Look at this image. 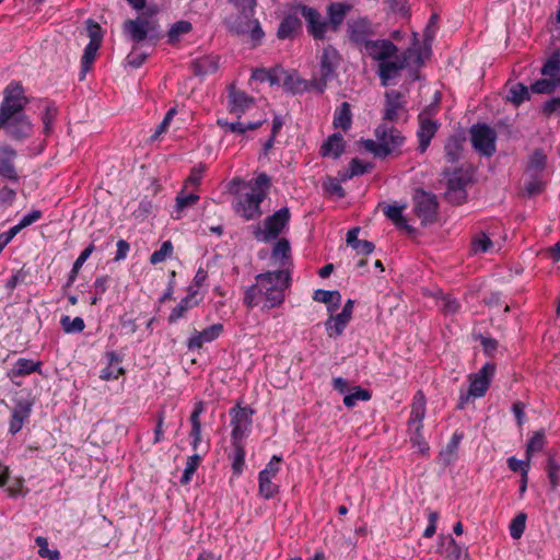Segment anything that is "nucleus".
<instances>
[{
    "mask_svg": "<svg viewBox=\"0 0 560 560\" xmlns=\"http://www.w3.org/2000/svg\"><path fill=\"white\" fill-rule=\"evenodd\" d=\"M124 31L135 43H140L148 38L159 39L160 37V25L158 22L140 16L135 20H127L124 23Z\"/></svg>",
    "mask_w": 560,
    "mask_h": 560,
    "instance_id": "nucleus-9",
    "label": "nucleus"
},
{
    "mask_svg": "<svg viewBox=\"0 0 560 560\" xmlns=\"http://www.w3.org/2000/svg\"><path fill=\"white\" fill-rule=\"evenodd\" d=\"M416 215L421 220L423 226L430 225L436 221L438 218V200L435 195L417 190L413 196Z\"/></svg>",
    "mask_w": 560,
    "mask_h": 560,
    "instance_id": "nucleus-10",
    "label": "nucleus"
},
{
    "mask_svg": "<svg viewBox=\"0 0 560 560\" xmlns=\"http://www.w3.org/2000/svg\"><path fill=\"white\" fill-rule=\"evenodd\" d=\"M229 110L240 119L242 115L255 104V98L234 86L229 89Z\"/></svg>",
    "mask_w": 560,
    "mask_h": 560,
    "instance_id": "nucleus-24",
    "label": "nucleus"
},
{
    "mask_svg": "<svg viewBox=\"0 0 560 560\" xmlns=\"http://www.w3.org/2000/svg\"><path fill=\"white\" fill-rule=\"evenodd\" d=\"M289 283L290 277L284 270L260 273L255 283L245 291L244 303L249 307L259 304H262V308L279 306L284 300Z\"/></svg>",
    "mask_w": 560,
    "mask_h": 560,
    "instance_id": "nucleus-2",
    "label": "nucleus"
},
{
    "mask_svg": "<svg viewBox=\"0 0 560 560\" xmlns=\"http://www.w3.org/2000/svg\"><path fill=\"white\" fill-rule=\"evenodd\" d=\"M345 149V141L340 133L331 135L322 145V154L324 156H332L337 159Z\"/></svg>",
    "mask_w": 560,
    "mask_h": 560,
    "instance_id": "nucleus-33",
    "label": "nucleus"
},
{
    "mask_svg": "<svg viewBox=\"0 0 560 560\" xmlns=\"http://www.w3.org/2000/svg\"><path fill=\"white\" fill-rule=\"evenodd\" d=\"M265 199L264 192L245 194L235 207V211L245 220H254L261 215L260 203Z\"/></svg>",
    "mask_w": 560,
    "mask_h": 560,
    "instance_id": "nucleus-21",
    "label": "nucleus"
},
{
    "mask_svg": "<svg viewBox=\"0 0 560 560\" xmlns=\"http://www.w3.org/2000/svg\"><path fill=\"white\" fill-rule=\"evenodd\" d=\"M547 156L541 150H536L529 155L527 166L525 168V177H539L542 178V174L546 168Z\"/></svg>",
    "mask_w": 560,
    "mask_h": 560,
    "instance_id": "nucleus-28",
    "label": "nucleus"
},
{
    "mask_svg": "<svg viewBox=\"0 0 560 560\" xmlns=\"http://www.w3.org/2000/svg\"><path fill=\"white\" fill-rule=\"evenodd\" d=\"M528 98V88L523 83L514 84L509 91L508 100L515 105H520L521 103Z\"/></svg>",
    "mask_w": 560,
    "mask_h": 560,
    "instance_id": "nucleus-43",
    "label": "nucleus"
},
{
    "mask_svg": "<svg viewBox=\"0 0 560 560\" xmlns=\"http://www.w3.org/2000/svg\"><path fill=\"white\" fill-rule=\"evenodd\" d=\"M370 399H371V393L369 390L363 389L361 387H354L353 393L345 396L343 404L348 408H352L353 406H355L358 400L366 401Z\"/></svg>",
    "mask_w": 560,
    "mask_h": 560,
    "instance_id": "nucleus-46",
    "label": "nucleus"
},
{
    "mask_svg": "<svg viewBox=\"0 0 560 560\" xmlns=\"http://www.w3.org/2000/svg\"><path fill=\"white\" fill-rule=\"evenodd\" d=\"M290 220V211L288 208H281L272 215L268 217L264 222V228L255 232L256 238L262 242H269L277 236L288 225Z\"/></svg>",
    "mask_w": 560,
    "mask_h": 560,
    "instance_id": "nucleus-12",
    "label": "nucleus"
},
{
    "mask_svg": "<svg viewBox=\"0 0 560 560\" xmlns=\"http://www.w3.org/2000/svg\"><path fill=\"white\" fill-rule=\"evenodd\" d=\"M173 252V245L171 241H166L162 244L159 250H155L150 256V262L152 265L160 264L164 261Z\"/></svg>",
    "mask_w": 560,
    "mask_h": 560,
    "instance_id": "nucleus-53",
    "label": "nucleus"
},
{
    "mask_svg": "<svg viewBox=\"0 0 560 560\" xmlns=\"http://www.w3.org/2000/svg\"><path fill=\"white\" fill-rule=\"evenodd\" d=\"M194 306L192 296L184 298L178 305H176L168 316L170 323H175L179 318L184 317L186 312Z\"/></svg>",
    "mask_w": 560,
    "mask_h": 560,
    "instance_id": "nucleus-45",
    "label": "nucleus"
},
{
    "mask_svg": "<svg viewBox=\"0 0 560 560\" xmlns=\"http://www.w3.org/2000/svg\"><path fill=\"white\" fill-rule=\"evenodd\" d=\"M236 15H231L224 20L229 32L234 35L248 34L254 42H259L264 37V31L258 20L254 19L255 12L237 11Z\"/></svg>",
    "mask_w": 560,
    "mask_h": 560,
    "instance_id": "nucleus-5",
    "label": "nucleus"
},
{
    "mask_svg": "<svg viewBox=\"0 0 560 560\" xmlns=\"http://www.w3.org/2000/svg\"><path fill=\"white\" fill-rule=\"evenodd\" d=\"M442 548L446 544V548L441 553L447 560H467V552L454 540L452 536L440 537Z\"/></svg>",
    "mask_w": 560,
    "mask_h": 560,
    "instance_id": "nucleus-30",
    "label": "nucleus"
},
{
    "mask_svg": "<svg viewBox=\"0 0 560 560\" xmlns=\"http://www.w3.org/2000/svg\"><path fill=\"white\" fill-rule=\"evenodd\" d=\"M443 174L446 179L445 198L454 205L463 203L467 198L466 186L471 179L470 173L459 167L453 172L445 171Z\"/></svg>",
    "mask_w": 560,
    "mask_h": 560,
    "instance_id": "nucleus-7",
    "label": "nucleus"
},
{
    "mask_svg": "<svg viewBox=\"0 0 560 560\" xmlns=\"http://www.w3.org/2000/svg\"><path fill=\"white\" fill-rule=\"evenodd\" d=\"M419 128L417 131V137L419 140V151L424 153L430 145L432 138L435 136L440 124L438 120L431 118V109L425 108L422 110L419 116Z\"/></svg>",
    "mask_w": 560,
    "mask_h": 560,
    "instance_id": "nucleus-19",
    "label": "nucleus"
},
{
    "mask_svg": "<svg viewBox=\"0 0 560 560\" xmlns=\"http://www.w3.org/2000/svg\"><path fill=\"white\" fill-rule=\"evenodd\" d=\"M425 416V397L422 392H418L411 405L410 418L408 420V430L410 434V442L412 447L421 455H427L429 452V444L422 436V421Z\"/></svg>",
    "mask_w": 560,
    "mask_h": 560,
    "instance_id": "nucleus-4",
    "label": "nucleus"
},
{
    "mask_svg": "<svg viewBox=\"0 0 560 560\" xmlns=\"http://www.w3.org/2000/svg\"><path fill=\"white\" fill-rule=\"evenodd\" d=\"M278 491V487L271 482V477L259 474V492L266 498H272Z\"/></svg>",
    "mask_w": 560,
    "mask_h": 560,
    "instance_id": "nucleus-51",
    "label": "nucleus"
},
{
    "mask_svg": "<svg viewBox=\"0 0 560 560\" xmlns=\"http://www.w3.org/2000/svg\"><path fill=\"white\" fill-rule=\"evenodd\" d=\"M374 136L375 140L365 139L360 142L375 158L385 159L389 155L397 156L401 154L405 137L400 130L387 122H382L375 128Z\"/></svg>",
    "mask_w": 560,
    "mask_h": 560,
    "instance_id": "nucleus-3",
    "label": "nucleus"
},
{
    "mask_svg": "<svg viewBox=\"0 0 560 560\" xmlns=\"http://www.w3.org/2000/svg\"><path fill=\"white\" fill-rule=\"evenodd\" d=\"M176 114V109L175 108H171L164 119L162 120V122L156 127L154 133L151 136V140H155L158 139L162 133H164L168 126H170V122L171 120L173 119L174 115Z\"/></svg>",
    "mask_w": 560,
    "mask_h": 560,
    "instance_id": "nucleus-60",
    "label": "nucleus"
},
{
    "mask_svg": "<svg viewBox=\"0 0 560 560\" xmlns=\"http://www.w3.org/2000/svg\"><path fill=\"white\" fill-rule=\"evenodd\" d=\"M495 368L493 364H485L478 373L470 376L469 390L466 396L460 397L458 408L463 409L470 396L481 397L486 394L490 380L493 376Z\"/></svg>",
    "mask_w": 560,
    "mask_h": 560,
    "instance_id": "nucleus-14",
    "label": "nucleus"
},
{
    "mask_svg": "<svg viewBox=\"0 0 560 560\" xmlns=\"http://www.w3.org/2000/svg\"><path fill=\"white\" fill-rule=\"evenodd\" d=\"M544 78L530 85V90L537 94L552 93L560 86V51L553 52L541 68Z\"/></svg>",
    "mask_w": 560,
    "mask_h": 560,
    "instance_id": "nucleus-6",
    "label": "nucleus"
},
{
    "mask_svg": "<svg viewBox=\"0 0 560 560\" xmlns=\"http://www.w3.org/2000/svg\"><path fill=\"white\" fill-rule=\"evenodd\" d=\"M385 103L383 112V122L397 121L405 113V96L397 90H390L385 93Z\"/></svg>",
    "mask_w": 560,
    "mask_h": 560,
    "instance_id": "nucleus-20",
    "label": "nucleus"
},
{
    "mask_svg": "<svg viewBox=\"0 0 560 560\" xmlns=\"http://www.w3.org/2000/svg\"><path fill=\"white\" fill-rule=\"evenodd\" d=\"M18 152L9 144L0 145V178L11 185H18L21 179L20 172L15 166Z\"/></svg>",
    "mask_w": 560,
    "mask_h": 560,
    "instance_id": "nucleus-17",
    "label": "nucleus"
},
{
    "mask_svg": "<svg viewBox=\"0 0 560 560\" xmlns=\"http://www.w3.org/2000/svg\"><path fill=\"white\" fill-rule=\"evenodd\" d=\"M198 200V195L194 192L186 194V188H183L175 199V210L182 212L185 208L194 206Z\"/></svg>",
    "mask_w": 560,
    "mask_h": 560,
    "instance_id": "nucleus-44",
    "label": "nucleus"
},
{
    "mask_svg": "<svg viewBox=\"0 0 560 560\" xmlns=\"http://www.w3.org/2000/svg\"><path fill=\"white\" fill-rule=\"evenodd\" d=\"M233 425V442L241 441L252 424L253 410L249 408L236 407L231 410Z\"/></svg>",
    "mask_w": 560,
    "mask_h": 560,
    "instance_id": "nucleus-22",
    "label": "nucleus"
},
{
    "mask_svg": "<svg viewBox=\"0 0 560 560\" xmlns=\"http://www.w3.org/2000/svg\"><path fill=\"white\" fill-rule=\"evenodd\" d=\"M412 54L411 49H407L400 56L393 57L378 63V77L383 86H387L389 80L399 75L400 71L408 66V60Z\"/></svg>",
    "mask_w": 560,
    "mask_h": 560,
    "instance_id": "nucleus-18",
    "label": "nucleus"
},
{
    "mask_svg": "<svg viewBox=\"0 0 560 560\" xmlns=\"http://www.w3.org/2000/svg\"><path fill=\"white\" fill-rule=\"evenodd\" d=\"M39 369V363L28 359H19L14 368L9 372L11 378L31 374Z\"/></svg>",
    "mask_w": 560,
    "mask_h": 560,
    "instance_id": "nucleus-40",
    "label": "nucleus"
},
{
    "mask_svg": "<svg viewBox=\"0 0 560 560\" xmlns=\"http://www.w3.org/2000/svg\"><path fill=\"white\" fill-rule=\"evenodd\" d=\"M545 445V435L544 432L538 431L532 436V439L527 443L526 447V457L532 459V456L535 452L541 451Z\"/></svg>",
    "mask_w": 560,
    "mask_h": 560,
    "instance_id": "nucleus-49",
    "label": "nucleus"
},
{
    "mask_svg": "<svg viewBox=\"0 0 560 560\" xmlns=\"http://www.w3.org/2000/svg\"><path fill=\"white\" fill-rule=\"evenodd\" d=\"M459 444V436L454 435L450 443L447 444L446 448L441 451L440 457L445 462V464H450L453 459L454 454L456 453Z\"/></svg>",
    "mask_w": 560,
    "mask_h": 560,
    "instance_id": "nucleus-57",
    "label": "nucleus"
},
{
    "mask_svg": "<svg viewBox=\"0 0 560 560\" xmlns=\"http://www.w3.org/2000/svg\"><path fill=\"white\" fill-rule=\"evenodd\" d=\"M375 34V26L368 18H352L347 22V36L357 46L365 47Z\"/></svg>",
    "mask_w": 560,
    "mask_h": 560,
    "instance_id": "nucleus-13",
    "label": "nucleus"
},
{
    "mask_svg": "<svg viewBox=\"0 0 560 560\" xmlns=\"http://www.w3.org/2000/svg\"><path fill=\"white\" fill-rule=\"evenodd\" d=\"M88 23L90 43L86 45L81 59L80 80H84L85 74L90 71L102 43L100 25L91 20H89Z\"/></svg>",
    "mask_w": 560,
    "mask_h": 560,
    "instance_id": "nucleus-16",
    "label": "nucleus"
},
{
    "mask_svg": "<svg viewBox=\"0 0 560 560\" xmlns=\"http://www.w3.org/2000/svg\"><path fill=\"white\" fill-rule=\"evenodd\" d=\"M42 215H43V213L40 210H32L30 213L24 215L16 225L22 231L23 229H25V228L32 225L33 223H35L36 221H38L42 218Z\"/></svg>",
    "mask_w": 560,
    "mask_h": 560,
    "instance_id": "nucleus-63",
    "label": "nucleus"
},
{
    "mask_svg": "<svg viewBox=\"0 0 560 560\" xmlns=\"http://www.w3.org/2000/svg\"><path fill=\"white\" fill-rule=\"evenodd\" d=\"M404 207L387 206L384 210L385 215L393 221V223L404 230L407 234L411 235L415 233V229L409 225L402 215Z\"/></svg>",
    "mask_w": 560,
    "mask_h": 560,
    "instance_id": "nucleus-34",
    "label": "nucleus"
},
{
    "mask_svg": "<svg viewBox=\"0 0 560 560\" xmlns=\"http://www.w3.org/2000/svg\"><path fill=\"white\" fill-rule=\"evenodd\" d=\"M313 299L316 302H322L327 304V308L329 313H334L340 305L341 295L338 291H327V290H315Z\"/></svg>",
    "mask_w": 560,
    "mask_h": 560,
    "instance_id": "nucleus-35",
    "label": "nucleus"
},
{
    "mask_svg": "<svg viewBox=\"0 0 560 560\" xmlns=\"http://www.w3.org/2000/svg\"><path fill=\"white\" fill-rule=\"evenodd\" d=\"M281 460L282 458L280 456L273 455L268 465L266 466V468L261 470L259 474L273 478L279 471V465Z\"/></svg>",
    "mask_w": 560,
    "mask_h": 560,
    "instance_id": "nucleus-64",
    "label": "nucleus"
},
{
    "mask_svg": "<svg viewBox=\"0 0 560 560\" xmlns=\"http://www.w3.org/2000/svg\"><path fill=\"white\" fill-rule=\"evenodd\" d=\"M493 243L485 232H479L472 238V250L475 253H486L492 247Z\"/></svg>",
    "mask_w": 560,
    "mask_h": 560,
    "instance_id": "nucleus-47",
    "label": "nucleus"
},
{
    "mask_svg": "<svg viewBox=\"0 0 560 560\" xmlns=\"http://www.w3.org/2000/svg\"><path fill=\"white\" fill-rule=\"evenodd\" d=\"M223 331L222 324H213L202 331H195L188 339L189 349H200L205 343L215 340Z\"/></svg>",
    "mask_w": 560,
    "mask_h": 560,
    "instance_id": "nucleus-25",
    "label": "nucleus"
},
{
    "mask_svg": "<svg viewBox=\"0 0 560 560\" xmlns=\"http://www.w3.org/2000/svg\"><path fill=\"white\" fill-rule=\"evenodd\" d=\"M471 144L476 151L485 156L495 152L497 132L485 124L474 125L470 128Z\"/></svg>",
    "mask_w": 560,
    "mask_h": 560,
    "instance_id": "nucleus-11",
    "label": "nucleus"
},
{
    "mask_svg": "<svg viewBox=\"0 0 560 560\" xmlns=\"http://www.w3.org/2000/svg\"><path fill=\"white\" fill-rule=\"evenodd\" d=\"M352 122V115L350 105L347 102H343L340 107L338 108L335 118H334V126L339 127L343 130H348L351 127Z\"/></svg>",
    "mask_w": 560,
    "mask_h": 560,
    "instance_id": "nucleus-39",
    "label": "nucleus"
},
{
    "mask_svg": "<svg viewBox=\"0 0 560 560\" xmlns=\"http://www.w3.org/2000/svg\"><path fill=\"white\" fill-rule=\"evenodd\" d=\"M340 62L341 56L332 45L324 47L319 57V79L315 83L320 93L324 92L327 83L337 75L336 71Z\"/></svg>",
    "mask_w": 560,
    "mask_h": 560,
    "instance_id": "nucleus-8",
    "label": "nucleus"
},
{
    "mask_svg": "<svg viewBox=\"0 0 560 560\" xmlns=\"http://www.w3.org/2000/svg\"><path fill=\"white\" fill-rule=\"evenodd\" d=\"M194 73L196 75H206L214 73L219 69L218 56H205L192 62Z\"/></svg>",
    "mask_w": 560,
    "mask_h": 560,
    "instance_id": "nucleus-32",
    "label": "nucleus"
},
{
    "mask_svg": "<svg viewBox=\"0 0 560 560\" xmlns=\"http://www.w3.org/2000/svg\"><path fill=\"white\" fill-rule=\"evenodd\" d=\"M526 515L520 513L510 525V534L514 539H518L525 529Z\"/></svg>",
    "mask_w": 560,
    "mask_h": 560,
    "instance_id": "nucleus-55",
    "label": "nucleus"
},
{
    "mask_svg": "<svg viewBox=\"0 0 560 560\" xmlns=\"http://www.w3.org/2000/svg\"><path fill=\"white\" fill-rule=\"evenodd\" d=\"M33 401L28 399L18 400L12 412L11 421H10V432L12 434L18 433L25 420L28 419L32 411Z\"/></svg>",
    "mask_w": 560,
    "mask_h": 560,
    "instance_id": "nucleus-26",
    "label": "nucleus"
},
{
    "mask_svg": "<svg viewBox=\"0 0 560 560\" xmlns=\"http://www.w3.org/2000/svg\"><path fill=\"white\" fill-rule=\"evenodd\" d=\"M107 366L101 371L100 378L103 381L117 380L125 374V370L120 366L121 359L115 352H107Z\"/></svg>",
    "mask_w": 560,
    "mask_h": 560,
    "instance_id": "nucleus-29",
    "label": "nucleus"
},
{
    "mask_svg": "<svg viewBox=\"0 0 560 560\" xmlns=\"http://www.w3.org/2000/svg\"><path fill=\"white\" fill-rule=\"evenodd\" d=\"M290 253V245L289 242L285 238L279 240L273 249H272V257L273 258H287Z\"/></svg>",
    "mask_w": 560,
    "mask_h": 560,
    "instance_id": "nucleus-61",
    "label": "nucleus"
},
{
    "mask_svg": "<svg viewBox=\"0 0 560 560\" xmlns=\"http://www.w3.org/2000/svg\"><path fill=\"white\" fill-rule=\"evenodd\" d=\"M350 319L351 317L343 313H339L336 316H330V318L325 323L329 337L340 336Z\"/></svg>",
    "mask_w": 560,
    "mask_h": 560,
    "instance_id": "nucleus-37",
    "label": "nucleus"
},
{
    "mask_svg": "<svg viewBox=\"0 0 560 560\" xmlns=\"http://www.w3.org/2000/svg\"><path fill=\"white\" fill-rule=\"evenodd\" d=\"M200 462L201 457L198 454H194L188 458L186 468L180 479V482L183 485H187L191 480V477L195 474Z\"/></svg>",
    "mask_w": 560,
    "mask_h": 560,
    "instance_id": "nucleus-52",
    "label": "nucleus"
},
{
    "mask_svg": "<svg viewBox=\"0 0 560 560\" xmlns=\"http://www.w3.org/2000/svg\"><path fill=\"white\" fill-rule=\"evenodd\" d=\"M440 307L444 314L451 315L455 314L458 311L459 304L455 299L451 298L450 295H444L440 300Z\"/></svg>",
    "mask_w": 560,
    "mask_h": 560,
    "instance_id": "nucleus-58",
    "label": "nucleus"
},
{
    "mask_svg": "<svg viewBox=\"0 0 560 560\" xmlns=\"http://www.w3.org/2000/svg\"><path fill=\"white\" fill-rule=\"evenodd\" d=\"M545 188L542 178L539 177H526L525 191L528 196H535L540 194Z\"/></svg>",
    "mask_w": 560,
    "mask_h": 560,
    "instance_id": "nucleus-54",
    "label": "nucleus"
},
{
    "mask_svg": "<svg viewBox=\"0 0 560 560\" xmlns=\"http://www.w3.org/2000/svg\"><path fill=\"white\" fill-rule=\"evenodd\" d=\"M60 323L63 330L68 334L80 332L85 327L84 320L81 317H75L71 319L69 316H65L61 318Z\"/></svg>",
    "mask_w": 560,
    "mask_h": 560,
    "instance_id": "nucleus-50",
    "label": "nucleus"
},
{
    "mask_svg": "<svg viewBox=\"0 0 560 560\" xmlns=\"http://www.w3.org/2000/svg\"><path fill=\"white\" fill-rule=\"evenodd\" d=\"M546 471L550 487L552 490H555L560 483V464L551 454H549L547 458Z\"/></svg>",
    "mask_w": 560,
    "mask_h": 560,
    "instance_id": "nucleus-42",
    "label": "nucleus"
},
{
    "mask_svg": "<svg viewBox=\"0 0 560 560\" xmlns=\"http://www.w3.org/2000/svg\"><path fill=\"white\" fill-rule=\"evenodd\" d=\"M463 143L464 139L457 136H451L447 138L444 145V152L447 162L455 163L460 159L463 153Z\"/></svg>",
    "mask_w": 560,
    "mask_h": 560,
    "instance_id": "nucleus-36",
    "label": "nucleus"
},
{
    "mask_svg": "<svg viewBox=\"0 0 560 560\" xmlns=\"http://www.w3.org/2000/svg\"><path fill=\"white\" fill-rule=\"evenodd\" d=\"M301 27L302 23L296 15H288L279 24L277 37L279 39L293 38Z\"/></svg>",
    "mask_w": 560,
    "mask_h": 560,
    "instance_id": "nucleus-31",
    "label": "nucleus"
},
{
    "mask_svg": "<svg viewBox=\"0 0 560 560\" xmlns=\"http://www.w3.org/2000/svg\"><path fill=\"white\" fill-rule=\"evenodd\" d=\"M94 246L90 245L88 246L77 258V260L73 264L71 275H70V281H73L80 270V268L83 266L85 260L90 257V255L93 253Z\"/></svg>",
    "mask_w": 560,
    "mask_h": 560,
    "instance_id": "nucleus-56",
    "label": "nucleus"
},
{
    "mask_svg": "<svg viewBox=\"0 0 560 560\" xmlns=\"http://www.w3.org/2000/svg\"><path fill=\"white\" fill-rule=\"evenodd\" d=\"M36 545L38 546V555L42 558H47L48 560H59V551L50 550L48 548V540L45 537L38 536L35 539Z\"/></svg>",
    "mask_w": 560,
    "mask_h": 560,
    "instance_id": "nucleus-48",
    "label": "nucleus"
},
{
    "mask_svg": "<svg viewBox=\"0 0 560 560\" xmlns=\"http://www.w3.org/2000/svg\"><path fill=\"white\" fill-rule=\"evenodd\" d=\"M192 30V25L189 21L182 20L172 24L167 32V38L170 43H176L179 40L182 35L188 34Z\"/></svg>",
    "mask_w": 560,
    "mask_h": 560,
    "instance_id": "nucleus-41",
    "label": "nucleus"
},
{
    "mask_svg": "<svg viewBox=\"0 0 560 560\" xmlns=\"http://www.w3.org/2000/svg\"><path fill=\"white\" fill-rule=\"evenodd\" d=\"M298 9L305 20L308 34L315 40H324L326 38L327 31L330 30L326 18L323 16L318 10L312 7L300 4Z\"/></svg>",
    "mask_w": 560,
    "mask_h": 560,
    "instance_id": "nucleus-15",
    "label": "nucleus"
},
{
    "mask_svg": "<svg viewBox=\"0 0 560 560\" xmlns=\"http://www.w3.org/2000/svg\"><path fill=\"white\" fill-rule=\"evenodd\" d=\"M28 98L20 82H11L3 91L0 104V130L14 141H23L33 131V125L25 114Z\"/></svg>",
    "mask_w": 560,
    "mask_h": 560,
    "instance_id": "nucleus-1",
    "label": "nucleus"
},
{
    "mask_svg": "<svg viewBox=\"0 0 560 560\" xmlns=\"http://www.w3.org/2000/svg\"><path fill=\"white\" fill-rule=\"evenodd\" d=\"M352 10V5L343 2H331L327 7L328 25L332 32H337L346 15Z\"/></svg>",
    "mask_w": 560,
    "mask_h": 560,
    "instance_id": "nucleus-27",
    "label": "nucleus"
},
{
    "mask_svg": "<svg viewBox=\"0 0 560 560\" xmlns=\"http://www.w3.org/2000/svg\"><path fill=\"white\" fill-rule=\"evenodd\" d=\"M369 57L383 62L396 56L398 48L389 39H375L366 43L364 47Z\"/></svg>",
    "mask_w": 560,
    "mask_h": 560,
    "instance_id": "nucleus-23",
    "label": "nucleus"
},
{
    "mask_svg": "<svg viewBox=\"0 0 560 560\" xmlns=\"http://www.w3.org/2000/svg\"><path fill=\"white\" fill-rule=\"evenodd\" d=\"M265 121H266V119H260V120H257L254 122H242L240 120L234 121V122H229L224 119H218V125L222 128H226L231 132L244 133L247 130L258 129Z\"/></svg>",
    "mask_w": 560,
    "mask_h": 560,
    "instance_id": "nucleus-38",
    "label": "nucleus"
},
{
    "mask_svg": "<svg viewBox=\"0 0 560 560\" xmlns=\"http://www.w3.org/2000/svg\"><path fill=\"white\" fill-rule=\"evenodd\" d=\"M235 447L233 469L235 472H241L245 462V451L242 447L240 441L233 442Z\"/></svg>",
    "mask_w": 560,
    "mask_h": 560,
    "instance_id": "nucleus-59",
    "label": "nucleus"
},
{
    "mask_svg": "<svg viewBox=\"0 0 560 560\" xmlns=\"http://www.w3.org/2000/svg\"><path fill=\"white\" fill-rule=\"evenodd\" d=\"M16 190L8 185L0 188V205L10 206L15 200Z\"/></svg>",
    "mask_w": 560,
    "mask_h": 560,
    "instance_id": "nucleus-62",
    "label": "nucleus"
}]
</instances>
